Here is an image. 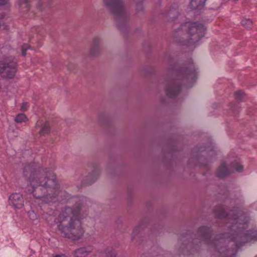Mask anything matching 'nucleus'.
Listing matches in <instances>:
<instances>
[{
    "label": "nucleus",
    "mask_w": 257,
    "mask_h": 257,
    "mask_svg": "<svg viewBox=\"0 0 257 257\" xmlns=\"http://www.w3.org/2000/svg\"><path fill=\"white\" fill-rule=\"evenodd\" d=\"M45 174L32 173L27 184L32 187V189L30 191L34 194L35 197L42 200V202L49 203L54 201L51 192L56 188V178L52 171L46 172Z\"/></svg>",
    "instance_id": "f257e3e1"
},
{
    "label": "nucleus",
    "mask_w": 257,
    "mask_h": 257,
    "mask_svg": "<svg viewBox=\"0 0 257 257\" xmlns=\"http://www.w3.org/2000/svg\"><path fill=\"white\" fill-rule=\"evenodd\" d=\"M80 211L79 207L73 210L68 208L59 215L56 223L62 236L74 240L83 236L84 231L80 221Z\"/></svg>",
    "instance_id": "f03ea898"
},
{
    "label": "nucleus",
    "mask_w": 257,
    "mask_h": 257,
    "mask_svg": "<svg viewBox=\"0 0 257 257\" xmlns=\"http://www.w3.org/2000/svg\"><path fill=\"white\" fill-rule=\"evenodd\" d=\"M243 170V166L236 159H227L218 167L216 174L218 177L223 178L229 176L235 171L241 172Z\"/></svg>",
    "instance_id": "7ed1b4c3"
},
{
    "label": "nucleus",
    "mask_w": 257,
    "mask_h": 257,
    "mask_svg": "<svg viewBox=\"0 0 257 257\" xmlns=\"http://www.w3.org/2000/svg\"><path fill=\"white\" fill-rule=\"evenodd\" d=\"M244 217L243 216H240L238 218L235 217V218L231 219V223L233 224L231 226L232 229L235 230L237 228L238 229V230L235 232V233L232 234V236L231 237V239L234 241H238V238L239 237L241 238V240L243 242L250 241L253 238L257 239V235H256L254 232L252 231H247L245 232H242V230H240L242 227L236 226V224L238 223H239V225L241 224L240 221H241ZM229 219H230V218Z\"/></svg>",
    "instance_id": "20e7f679"
},
{
    "label": "nucleus",
    "mask_w": 257,
    "mask_h": 257,
    "mask_svg": "<svg viewBox=\"0 0 257 257\" xmlns=\"http://www.w3.org/2000/svg\"><path fill=\"white\" fill-rule=\"evenodd\" d=\"M181 29L187 31L193 37L191 39L193 41H196L200 38L204 36L206 31V28L202 24H198L190 22H187L182 25Z\"/></svg>",
    "instance_id": "39448f33"
},
{
    "label": "nucleus",
    "mask_w": 257,
    "mask_h": 257,
    "mask_svg": "<svg viewBox=\"0 0 257 257\" xmlns=\"http://www.w3.org/2000/svg\"><path fill=\"white\" fill-rule=\"evenodd\" d=\"M17 72V64L11 58L0 62V75L5 78L14 77Z\"/></svg>",
    "instance_id": "423d86ee"
},
{
    "label": "nucleus",
    "mask_w": 257,
    "mask_h": 257,
    "mask_svg": "<svg viewBox=\"0 0 257 257\" xmlns=\"http://www.w3.org/2000/svg\"><path fill=\"white\" fill-rule=\"evenodd\" d=\"M94 247L92 245H87L80 247L74 252V257H95L93 253Z\"/></svg>",
    "instance_id": "0eeeda50"
},
{
    "label": "nucleus",
    "mask_w": 257,
    "mask_h": 257,
    "mask_svg": "<svg viewBox=\"0 0 257 257\" xmlns=\"http://www.w3.org/2000/svg\"><path fill=\"white\" fill-rule=\"evenodd\" d=\"M9 204L15 209H21L24 206V199L22 195L19 193L12 194L9 199Z\"/></svg>",
    "instance_id": "6e6552de"
},
{
    "label": "nucleus",
    "mask_w": 257,
    "mask_h": 257,
    "mask_svg": "<svg viewBox=\"0 0 257 257\" xmlns=\"http://www.w3.org/2000/svg\"><path fill=\"white\" fill-rule=\"evenodd\" d=\"M36 127H41L39 134L41 136H44L50 132L51 122L49 121H41L37 123Z\"/></svg>",
    "instance_id": "1a4fd4ad"
},
{
    "label": "nucleus",
    "mask_w": 257,
    "mask_h": 257,
    "mask_svg": "<svg viewBox=\"0 0 257 257\" xmlns=\"http://www.w3.org/2000/svg\"><path fill=\"white\" fill-rule=\"evenodd\" d=\"M206 0H191L189 7L192 10H201L205 5Z\"/></svg>",
    "instance_id": "9d476101"
},
{
    "label": "nucleus",
    "mask_w": 257,
    "mask_h": 257,
    "mask_svg": "<svg viewBox=\"0 0 257 257\" xmlns=\"http://www.w3.org/2000/svg\"><path fill=\"white\" fill-rule=\"evenodd\" d=\"M18 5L22 11L27 13L30 9V5L28 0H18Z\"/></svg>",
    "instance_id": "9b49d317"
},
{
    "label": "nucleus",
    "mask_w": 257,
    "mask_h": 257,
    "mask_svg": "<svg viewBox=\"0 0 257 257\" xmlns=\"http://www.w3.org/2000/svg\"><path fill=\"white\" fill-rule=\"evenodd\" d=\"M15 121L18 123L26 122L28 121V118L26 115L24 113H19L16 115Z\"/></svg>",
    "instance_id": "f8f14e48"
},
{
    "label": "nucleus",
    "mask_w": 257,
    "mask_h": 257,
    "mask_svg": "<svg viewBox=\"0 0 257 257\" xmlns=\"http://www.w3.org/2000/svg\"><path fill=\"white\" fill-rule=\"evenodd\" d=\"M112 5L115 11L122 10V4L120 0H112Z\"/></svg>",
    "instance_id": "ddd939ff"
},
{
    "label": "nucleus",
    "mask_w": 257,
    "mask_h": 257,
    "mask_svg": "<svg viewBox=\"0 0 257 257\" xmlns=\"http://www.w3.org/2000/svg\"><path fill=\"white\" fill-rule=\"evenodd\" d=\"M6 19L4 14L0 12V29H6L7 28V25H6Z\"/></svg>",
    "instance_id": "4468645a"
},
{
    "label": "nucleus",
    "mask_w": 257,
    "mask_h": 257,
    "mask_svg": "<svg viewBox=\"0 0 257 257\" xmlns=\"http://www.w3.org/2000/svg\"><path fill=\"white\" fill-rule=\"evenodd\" d=\"M243 96L244 93L241 90L237 91L235 93V98L238 100H241L243 98Z\"/></svg>",
    "instance_id": "2eb2a0df"
},
{
    "label": "nucleus",
    "mask_w": 257,
    "mask_h": 257,
    "mask_svg": "<svg viewBox=\"0 0 257 257\" xmlns=\"http://www.w3.org/2000/svg\"><path fill=\"white\" fill-rule=\"evenodd\" d=\"M252 22L250 20H243L241 21V24L245 27H249L251 25Z\"/></svg>",
    "instance_id": "dca6fc26"
},
{
    "label": "nucleus",
    "mask_w": 257,
    "mask_h": 257,
    "mask_svg": "<svg viewBox=\"0 0 257 257\" xmlns=\"http://www.w3.org/2000/svg\"><path fill=\"white\" fill-rule=\"evenodd\" d=\"M29 107V104L28 102H23L21 105L20 109L23 111H25L28 109Z\"/></svg>",
    "instance_id": "f3484780"
},
{
    "label": "nucleus",
    "mask_w": 257,
    "mask_h": 257,
    "mask_svg": "<svg viewBox=\"0 0 257 257\" xmlns=\"http://www.w3.org/2000/svg\"><path fill=\"white\" fill-rule=\"evenodd\" d=\"M29 49V46L27 44H24L22 47V54L24 56L26 55L25 51Z\"/></svg>",
    "instance_id": "a211bd4d"
},
{
    "label": "nucleus",
    "mask_w": 257,
    "mask_h": 257,
    "mask_svg": "<svg viewBox=\"0 0 257 257\" xmlns=\"http://www.w3.org/2000/svg\"><path fill=\"white\" fill-rule=\"evenodd\" d=\"M174 90V88H169V89H167L166 90V93H167V94L171 96H172V91H173Z\"/></svg>",
    "instance_id": "6ab92c4d"
},
{
    "label": "nucleus",
    "mask_w": 257,
    "mask_h": 257,
    "mask_svg": "<svg viewBox=\"0 0 257 257\" xmlns=\"http://www.w3.org/2000/svg\"><path fill=\"white\" fill-rule=\"evenodd\" d=\"M9 0H0V5H4L8 3Z\"/></svg>",
    "instance_id": "aec40b11"
},
{
    "label": "nucleus",
    "mask_w": 257,
    "mask_h": 257,
    "mask_svg": "<svg viewBox=\"0 0 257 257\" xmlns=\"http://www.w3.org/2000/svg\"><path fill=\"white\" fill-rule=\"evenodd\" d=\"M225 213L223 210L221 211V212L220 214H218V217H223L225 216Z\"/></svg>",
    "instance_id": "412c9836"
},
{
    "label": "nucleus",
    "mask_w": 257,
    "mask_h": 257,
    "mask_svg": "<svg viewBox=\"0 0 257 257\" xmlns=\"http://www.w3.org/2000/svg\"><path fill=\"white\" fill-rule=\"evenodd\" d=\"M115 253L114 252H111L109 255H107L106 257H115Z\"/></svg>",
    "instance_id": "4be33fe9"
},
{
    "label": "nucleus",
    "mask_w": 257,
    "mask_h": 257,
    "mask_svg": "<svg viewBox=\"0 0 257 257\" xmlns=\"http://www.w3.org/2000/svg\"><path fill=\"white\" fill-rule=\"evenodd\" d=\"M53 257H67L64 254H56L53 255Z\"/></svg>",
    "instance_id": "5701e85b"
},
{
    "label": "nucleus",
    "mask_w": 257,
    "mask_h": 257,
    "mask_svg": "<svg viewBox=\"0 0 257 257\" xmlns=\"http://www.w3.org/2000/svg\"><path fill=\"white\" fill-rule=\"evenodd\" d=\"M211 148H213L214 149V146L213 145H212V144L210 142V150H209L210 154H211V152H212V150H211Z\"/></svg>",
    "instance_id": "b1692460"
},
{
    "label": "nucleus",
    "mask_w": 257,
    "mask_h": 257,
    "mask_svg": "<svg viewBox=\"0 0 257 257\" xmlns=\"http://www.w3.org/2000/svg\"><path fill=\"white\" fill-rule=\"evenodd\" d=\"M172 96L174 94H175V93L172 92Z\"/></svg>",
    "instance_id": "393cba45"
},
{
    "label": "nucleus",
    "mask_w": 257,
    "mask_h": 257,
    "mask_svg": "<svg viewBox=\"0 0 257 257\" xmlns=\"http://www.w3.org/2000/svg\"><path fill=\"white\" fill-rule=\"evenodd\" d=\"M255 257H257V255Z\"/></svg>",
    "instance_id": "a878e982"
}]
</instances>
